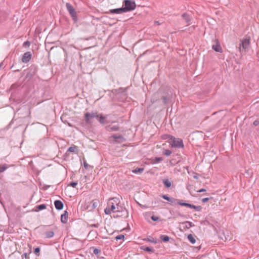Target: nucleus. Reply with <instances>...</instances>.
I'll use <instances>...</instances> for the list:
<instances>
[{
	"mask_svg": "<svg viewBox=\"0 0 259 259\" xmlns=\"http://www.w3.org/2000/svg\"><path fill=\"white\" fill-rule=\"evenodd\" d=\"M83 165L85 169H88L89 168V165L85 161L83 162Z\"/></svg>",
	"mask_w": 259,
	"mask_h": 259,
	"instance_id": "38",
	"label": "nucleus"
},
{
	"mask_svg": "<svg viewBox=\"0 0 259 259\" xmlns=\"http://www.w3.org/2000/svg\"><path fill=\"white\" fill-rule=\"evenodd\" d=\"M179 204L182 206H185L187 207H190L191 208H193L197 211H200L201 209V207L200 206H195L192 204H190L187 203H181L179 202Z\"/></svg>",
	"mask_w": 259,
	"mask_h": 259,
	"instance_id": "10",
	"label": "nucleus"
},
{
	"mask_svg": "<svg viewBox=\"0 0 259 259\" xmlns=\"http://www.w3.org/2000/svg\"><path fill=\"white\" fill-rule=\"evenodd\" d=\"M160 238L163 242H167L169 240V237L168 236L163 235H160Z\"/></svg>",
	"mask_w": 259,
	"mask_h": 259,
	"instance_id": "22",
	"label": "nucleus"
},
{
	"mask_svg": "<svg viewBox=\"0 0 259 259\" xmlns=\"http://www.w3.org/2000/svg\"><path fill=\"white\" fill-rule=\"evenodd\" d=\"M119 126L118 125L108 126L106 127V130L108 132L117 131L119 130Z\"/></svg>",
	"mask_w": 259,
	"mask_h": 259,
	"instance_id": "17",
	"label": "nucleus"
},
{
	"mask_svg": "<svg viewBox=\"0 0 259 259\" xmlns=\"http://www.w3.org/2000/svg\"><path fill=\"white\" fill-rule=\"evenodd\" d=\"M76 148H77V147L75 146H73V147H70L68 149L67 151L70 152H74Z\"/></svg>",
	"mask_w": 259,
	"mask_h": 259,
	"instance_id": "29",
	"label": "nucleus"
},
{
	"mask_svg": "<svg viewBox=\"0 0 259 259\" xmlns=\"http://www.w3.org/2000/svg\"><path fill=\"white\" fill-rule=\"evenodd\" d=\"M188 239L189 240V241L192 244H194L196 242L195 238L192 234H189L188 236Z\"/></svg>",
	"mask_w": 259,
	"mask_h": 259,
	"instance_id": "20",
	"label": "nucleus"
},
{
	"mask_svg": "<svg viewBox=\"0 0 259 259\" xmlns=\"http://www.w3.org/2000/svg\"><path fill=\"white\" fill-rule=\"evenodd\" d=\"M31 53L30 52H27L24 54L22 58V61L24 63L28 62L31 58Z\"/></svg>",
	"mask_w": 259,
	"mask_h": 259,
	"instance_id": "9",
	"label": "nucleus"
},
{
	"mask_svg": "<svg viewBox=\"0 0 259 259\" xmlns=\"http://www.w3.org/2000/svg\"><path fill=\"white\" fill-rule=\"evenodd\" d=\"M66 7L67 8V10L69 12L70 15L72 18V19L74 20V22L77 21V15L75 10L72 7V6L69 4V3H66Z\"/></svg>",
	"mask_w": 259,
	"mask_h": 259,
	"instance_id": "5",
	"label": "nucleus"
},
{
	"mask_svg": "<svg viewBox=\"0 0 259 259\" xmlns=\"http://www.w3.org/2000/svg\"><path fill=\"white\" fill-rule=\"evenodd\" d=\"M151 219L153 221H158L159 220V218L158 217H156V216H155V215L151 216Z\"/></svg>",
	"mask_w": 259,
	"mask_h": 259,
	"instance_id": "34",
	"label": "nucleus"
},
{
	"mask_svg": "<svg viewBox=\"0 0 259 259\" xmlns=\"http://www.w3.org/2000/svg\"><path fill=\"white\" fill-rule=\"evenodd\" d=\"M205 191H206V190L204 189H201L197 191V192H199V193L200 192H205Z\"/></svg>",
	"mask_w": 259,
	"mask_h": 259,
	"instance_id": "47",
	"label": "nucleus"
},
{
	"mask_svg": "<svg viewBox=\"0 0 259 259\" xmlns=\"http://www.w3.org/2000/svg\"><path fill=\"white\" fill-rule=\"evenodd\" d=\"M22 258L24 257L25 258H27L28 257L27 253H24V254H23L22 255Z\"/></svg>",
	"mask_w": 259,
	"mask_h": 259,
	"instance_id": "46",
	"label": "nucleus"
},
{
	"mask_svg": "<svg viewBox=\"0 0 259 259\" xmlns=\"http://www.w3.org/2000/svg\"><path fill=\"white\" fill-rule=\"evenodd\" d=\"M145 240H147V241L152 242V243H154L155 244L160 242L159 240H157V239L154 238L152 237L151 236H149Z\"/></svg>",
	"mask_w": 259,
	"mask_h": 259,
	"instance_id": "18",
	"label": "nucleus"
},
{
	"mask_svg": "<svg viewBox=\"0 0 259 259\" xmlns=\"http://www.w3.org/2000/svg\"><path fill=\"white\" fill-rule=\"evenodd\" d=\"M163 183L165 186L167 188H169L171 186V182L168 179H164L163 181Z\"/></svg>",
	"mask_w": 259,
	"mask_h": 259,
	"instance_id": "21",
	"label": "nucleus"
},
{
	"mask_svg": "<svg viewBox=\"0 0 259 259\" xmlns=\"http://www.w3.org/2000/svg\"><path fill=\"white\" fill-rule=\"evenodd\" d=\"M191 17L190 16L186 14H184L182 16V22H184V24L186 26H188L190 24Z\"/></svg>",
	"mask_w": 259,
	"mask_h": 259,
	"instance_id": "8",
	"label": "nucleus"
},
{
	"mask_svg": "<svg viewBox=\"0 0 259 259\" xmlns=\"http://www.w3.org/2000/svg\"><path fill=\"white\" fill-rule=\"evenodd\" d=\"M40 250V249L39 247H36L34 249V252L36 256H38L39 255Z\"/></svg>",
	"mask_w": 259,
	"mask_h": 259,
	"instance_id": "30",
	"label": "nucleus"
},
{
	"mask_svg": "<svg viewBox=\"0 0 259 259\" xmlns=\"http://www.w3.org/2000/svg\"><path fill=\"white\" fill-rule=\"evenodd\" d=\"M142 249H143V250L146 251H148V252H154V249L153 248H151V247H144V246H143L142 247Z\"/></svg>",
	"mask_w": 259,
	"mask_h": 259,
	"instance_id": "25",
	"label": "nucleus"
},
{
	"mask_svg": "<svg viewBox=\"0 0 259 259\" xmlns=\"http://www.w3.org/2000/svg\"><path fill=\"white\" fill-rule=\"evenodd\" d=\"M112 137L114 139L115 142L120 143L125 141V139L122 135H113Z\"/></svg>",
	"mask_w": 259,
	"mask_h": 259,
	"instance_id": "11",
	"label": "nucleus"
},
{
	"mask_svg": "<svg viewBox=\"0 0 259 259\" xmlns=\"http://www.w3.org/2000/svg\"><path fill=\"white\" fill-rule=\"evenodd\" d=\"M136 7V5L134 1L132 0L124 1L122 8L125 11V13L135 10Z\"/></svg>",
	"mask_w": 259,
	"mask_h": 259,
	"instance_id": "3",
	"label": "nucleus"
},
{
	"mask_svg": "<svg viewBox=\"0 0 259 259\" xmlns=\"http://www.w3.org/2000/svg\"><path fill=\"white\" fill-rule=\"evenodd\" d=\"M77 183L75 182H72L70 183L69 185L72 186V187H75V186L77 185Z\"/></svg>",
	"mask_w": 259,
	"mask_h": 259,
	"instance_id": "37",
	"label": "nucleus"
},
{
	"mask_svg": "<svg viewBox=\"0 0 259 259\" xmlns=\"http://www.w3.org/2000/svg\"><path fill=\"white\" fill-rule=\"evenodd\" d=\"M155 23H156V24H157L158 25H159V24H160V23H159V22H158V21H155Z\"/></svg>",
	"mask_w": 259,
	"mask_h": 259,
	"instance_id": "48",
	"label": "nucleus"
},
{
	"mask_svg": "<svg viewBox=\"0 0 259 259\" xmlns=\"http://www.w3.org/2000/svg\"><path fill=\"white\" fill-rule=\"evenodd\" d=\"M93 118H99V115L95 113H87L85 114V121L87 123H91V119Z\"/></svg>",
	"mask_w": 259,
	"mask_h": 259,
	"instance_id": "7",
	"label": "nucleus"
},
{
	"mask_svg": "<svg viewBox=\"0 0 259 259\" xmlns=\"http://www.w3.org/2000/svg\"><path fill=\"white\" fill-rule=\"evenodd\" d=\"M105 117L102 116V115H101L100 117L99 116V121L101 123V124H104L105 123Z\"/></svg>",
	"mask_w": 259,
	"mask_h": 259,
	"instance_id": "27",
	"label": "nucleus"
},
{
	"mask_svg": "<svg viewBox=\"0 0 259 259\" xmlns=\"http://www.w3.org/2000/svg\"><path fill=\"white\" fill-rule=\"evenodd\" d=\"M163 160L162 157H155L154 159V163H158Z\"/></svg>",
	"mask_w": 259,
	"mask_h": 259,
	"instance_id": "31",
	"label": "nucleus"
},
{
	"mask_svg": "<svg viewBox=\"0 0 259 259\" xmlns=\"http://www.w3.org/2000/svg\"><path fill=\"white\" fill-rule=\"evenodd\" d=\"M250 44V38L249 37H246L241 40V44L239 48V50L240 53L246 52L249 48Z\"/></svg>",
	"mask_w": 259,
	"mask_h": 259,
	"instance_id": "2",
	"label": "nucleus"
},
{
	"mask_svg": "<svg viewBox=\"0 0 259 259\" xmlns=\"http://www.w3.org/2000/svg\"><path fill=\"white\" fill-rule=\"evenodd\" d=\"M162 197L163 199H165V200H167V201H169V202H172V200H174V199H173V198H170V197H168V196L167 195H163L162 196Z\"/></svg>",
	"mask_w": 259,
	"mask_h": 259,
	"instance_id": "26",
	"label": "nucleus"
},
{
	"mask_svg": "<svg viewBox=\"0 0 259 259\" xmlns=\"http://www.w3.org/2000/svg\"><path fill=\"white\" fill-rule=\"evenodd\" d=\"M208 200H209V198H203V199H202V202H203V203H205V202H206L207 201H208Z\"/></svg>",
	"mask_w": 259,
	"mask_h": 259,
	"instance_id": "41",
	"label": "nucleus"
},
{
	"mask_svg": "<svg viewBox=\"0 0 259 259\" xmlns=\"http://www.w3.org/2000/svg\"><path fill=\"white\" fill-rule=\"evenodd\" d=\"M33 74L32 73H31L30 72H28L27 75H26V78H31Z\"/></svg>",
	"mask_w": 259,
	"mask_h": 259,
	"instance_id": "39",
	"label": "nucleus"
},
{
	"mask_svg": "<svg viewBox=\"0 0 259 259\" xmlns=\"http://www.w3.org/2000/svg\"><path fill=\"white\" fill-rule=\"evenodd\" d=\"M162 99L163 102L164 103H166V100L167 99H166V97L163 96V97H162Z\"/></svg>",
	"mask_w": 259,
	"mask_h": 259,
	"instance_id": "44",
	"label": "nucleus"
},
{
	"mask_svg": "<svg viewBox=\"0 0 259 259\" xmlns=\"http://www.w3.org/2000/svg\"><path fill=\"white\" fill-rule=\"evenodd\" d=\"M99 203V201L98 200H93L90 202L85 203L84 205V208L85 209L88 210L89 211H92L98 207Z\"/></svg>",
	"mask_w": 259,
	"mask_h": 259,
	"instance_id": "4",
	"label": "nucleus"
},
{
	"mask_svg": "<svg viewBox=\"0 0 259 259\" xmlns=\"http://www.w3.org/2000/svg\"><path fill=\"white\" fill-rule=\"evenodd\" d=\"M68 212L65 211L64 213L61 215V221L62 223L65 224L67 222Z\"/></svg>",
	"mask_w": 259,
	"mask_h": 259,
	"instance_id": "16",
	"label": "nucleus"
},
{
	"mask_svg": "<svg viewBox=\"0 0 259 259\" xmlns=\"http://www.w3.org/2000/svg\"><path fill=\"white\" fill-rule=\"evenodd\" d=\"M8 165L4 164L0 165V173L4 172L5 170L8 168Z\"/></svg>",
	"mask_w": 259,
	"mask_h": 259,
	"instance_id": "24",
	"label": "nucleus"
},
{
	"mask_svg": "<svg viewBox=\"0 0 259 259\" xmlns=\"http://www.w3.org/2000/svg\"><path fill=\"white\" fill-rule=\"evenodd\" d=\"M123 212L124 213L122 215H124V217H127L128 214L127 210L124 209Z\"/></svg>",
	"mask_w": 259,
	"mask_h": 259,
	"instance_id": "36",
	"label": "nucleus"
},
{
	"mask_svg": "<svg viewBox=\"0 0 259 259\" xmlns=\"http://www.w3.org/2000/svg\"><path fill=\"white\" fill-rule=\"evenodd\" d=\"M167 141L172 147H178V140L174 137L167 135Z\"/></svg>",
	"mask_w": 259,
	"mask_h": 259,
	"instance_id": "6",
	"label": "nucleus"
},
{
	"mask_svg": "<svg viewBox=\"0 0 259 259\" xmlns=\"http://www.w3.org/2000/svg\"><path fill=\"white\" fill-rule=\"evenodd\" d=\"M171 153V152L169 150H166L164 151V154L166 156H169Z\"/></svg>",
	"mask_w": 259,
	"mask_h": 259,
	"instance_id": "35",
	"label": "nucleus"
},
{
	"mask_svg": "<svg viewBox=\"0 0 259 259\" xmlns=\"http://www.w3.org/2000/svg\"><path fill=\"white\" fill-rule=\"evenodd\" d=\"M253 125H254V126H256V125H257L259 124V121H258V120H255V121H254L253 122Z\"/></svg>",
	"mask_w": 259,
	"mask_h": 259,
	"instance_id": "42",
	"label": "nucleus"
},
{
	"mask_svg": "<svg viewBox=\"0 0 259 259\" xmlns=\"http://www.w3.org/2000/svg\"><path fill=\"white\" fill-rule=\"evenodd\" d=\"M144 168H136V169L133 170V172L135 174H141L144 171Z\"/></svg>",
	"mask_w": 259,
	"mask_h": 259,
	"instance_id": "23",
	"label": "nucleus"
},
{
	"mask_svg": "<svg viewBox=\"0 0 259 259\" xmlns=\"http://www.w3.org/2000/svg\"><path fill=\"white\" fill-rule=\"evenodd\" d=\"M36 208L38 210H41L44 209L46 208V205L44 204H40V205H37L36 206Z\"/></svg>",
	"mask_w": 259,
	"mask_h": 259,
	"instance_id": "28",
	"label": "nucleus"
},
{
	"mask_svg": "<svg viewBox=\"0 0 259 259\" xmlns=\"http://www.w3.org/2000/svg\"><path fill=\"white\" fill-rule=\"evenodd\" d=\"M29 45H30V42L28 41H26L24 42L23 46H29Z\"/></svg>",
	"mask_w": 259,
	"mask_h": 259,
	"instance_id": "43",
	"label": "nucleus"
},
{
	"mask_svg": "<svg viewBox=\"0 0 259 259\" xmlns=\"http://www.w3.org/2000/svg\"><path fill=\"white\" fill-rule=\"evenodd\" d=\"M192 226L191 223L190 222H185L181 223L180 229L182 231L190 228Z\"/></svg>",
	"mask_w": 259,
	"mask_h": 259,
	"instance_id": "13",
	"label": "nucleus"
},
{
	"mask_svg": "<svg viewBox=\"0 0 259 259\" xmlns=\"http://www.w3.org/2000/svg\"><path fill=\"white\" fill-rule=\"evenodd\" d=\"M184 145L182 140H179V148L183 147Z\"/></svg>",
	"mask_w": 259,
	"mask_h": 259,
	"instance_id": "40",
	"label": "nucleus"
},
{
	"mask_svg": "<svg viewBox=\"0 0 259 259\" xmlns=\"http://www.w3.org/2000/svg\"><path fill=\"white\" fill-rule=\"evenodd\" d=\"M92 226L95 227V228H98V227H99V224H96L92 225Z\"/></svg>",
	"mask_w": 259,
	"mask_h": 259,
	"instance_id": "45",
	"label": "nucleus"
},
{
	"mask_svg": "<svg viewBox=\"0 0 259 259\" xmlns=\"http://www.w3.org/2000/svg\"><path fill=\"white\" fill-rule=\"evenodd\" d=\"M45 235L47 238H52L54 235V232L53 231H48L45 232Z\"/></svg>",
	"mask_w": 259,
	"mask_h": 259,
	"instance_id": "19",
	"label": "nucleus"
},
{
	"mask_svg": "<svg viewBox=\"0 0 259 259\" xmlns=\"http://www.w3.org/2000/svg\"><path fill=\"white\" fill-rule=\"evenodd\" d=\"M124 238V235L122 234L119 235L115 237L116 240L123 239Z\"/></svg>",
	"mask_w": 259,
	"mask_h": 259,
	"instance_id": "33",
	"label": "nucleus"
},
{
	"mask_svg": "<svg viewBox=\"0 0 259 259\" xmlns=\"http://www.w3.org/2000/svg\"><path fill=\"white\" fill-rule=\"evenodd\" d=\"M115 198H112L111 199L108 203V207L106 208L104 210V212L106 214H111V212H115V211H120V210L119 209V206L118 204H117V210H115L116 209V207L114 205V202H113L112 201H114L115 202H116V201L115 200Z\"/></svg>",
	"mask_w": 259,
	"mask_h": 259,
	"instance_id": "1",
	"label": "nucleus"
},
{
	"mask_svg": "<svg viewBox=\"0 0 259 259\" xmlns=\"http://www.w3.org/2000/svg\"><path fill=\"white\" fill-rule=\"evenodd\" d=\"M55 208L58 210H61L63 208L64 204L60 200H57L54 202Z\"/></svg>",
	"mask_w": 259,
	"mask_h": 259,
	"instance_id": "15",
	"label": "nucleus"
},
{
	"mask_svg": "<svg viewBox=\"0 0 259 259\" xmlns=\"http://www.w3.org/2000/svg\"><path fill=\"white\" fill-rule=\"evenodd\" d=\"M123 13H125V11L123 10L122 7L118 9H111L109 12H107V14H122Z\"/></svg>",
	"mask_w": 259,
	"mask_h": 259,
	"instance_id": "12",
	"label": "nucleus"
},
{
	"mask_svg": "<svg viewBox=\"0 0 259 259\" xmlns=\"http://www.w3.org/2000/svg\"><path fill=\"white\" fill-rule=\"evenodd\" d=\"M212 48L217 52L222 53L223 52L222 48L218 41H217L215 44L213 45Z\"/></svg>",
	"mask_w": 259,
	"mask_h": 259,
	"instance_id": "14",
	"label": "nucleus"
},
{
	"mask_svg": "<svg viewBox=\"0 0 259 259\" xmlns=\"http://www.w3.org/2000/svg\"><path fill=\"white\" fill-rule=\"evenodd\" d=\"M93 252L95 254L98 255L99 253L101 252V250L98 248H94Z\"/></svg>",
	"mask_w": 259,
	"mask_h": 259,
	"instance_id": "32",
	"label": "nucleus"
}]
</instances>
